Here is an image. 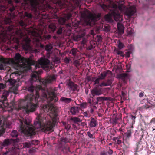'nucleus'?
<instances>
[{"instance_id":"1","label":"nucleus","mask_w":155,"mask_h":155,"mask_svg":"<svg viewBox=\"0 0 155 155\" xmlns=\"http://www.w3.org/2000/svg\"><path fill=\"white\" fill-rule=\"evenodd\" d=\"M25 90L31 93L34 90L35 91V96L32 94H28L24 99H21L19 101V107L25 110L27 114L36 110L38 107L37 103L40 93L42 97L47 101V104L44 105L42 107L45 112L52 111L53 107V104L57 102L58 100L55 92L56 90L54 88L48 90L46 87L40 85L36 87L31 85L26 87Z\"/></svg>"},{"instance_id":"2","label":"nucleus","mask_w":155,"mask_h":155,"mask_svg":"<svg viewBox=\"0 0 155 155\" xmlns=\"http://www.w3.org/2000/svg\"><path fill=\"white\" fill-rule=\"evenodd\" d=\"M11 17V14H10L8 17L5 16L3 20L5 24L9 25L7 28V31L9 32L10 35L9 40L10 44L15 43L12 46L16 50L18 49V46L20 44L22 45L23 49L28 50L30 47V42L31 40L25 32L26 29L25 27L28 24L27 20H21L20 21V25L23 27V29H21L12 24Z\"/></svg>"},{"instance_id":"3","label":"nucleus","mask_w":155,"mask_h":155,"mask_svg":"<svg viewBox=\"0 0 155 155\" xmlns=\"http://www.w3.org/2000/svg\"><path fill=\"white\" fill-rule=\"evenodd\" d=\"M50 112L48 115L45 113H40L38 116L37 120L35 121L34 124L36 128L42 129L45 132L53 131V127L57 122L58 115L55 112Z\"/></svg>"},{"instance_id":"4","label":"nucleus","mask_w":155,"mask_h":155,"mask_svg":"<svg viewBox=\"0 0 155 155\" xmlns=\"http://www.w3.org/2000/svg\"><path fill=\"white\" fill-rule=\"evenodd\" d=\"M2 64L0 65L1 70H5L6 66L10 64H14L17 67H20L24 70L26 69L27 65L34 64V61L31 58H26L22 57L19 53H16L14 58L11 59L5 58L1 59Z\"/></svg>"},{"instance_id":"5","label":"nucleus","mask_w":155,"mask_h":155,"mask_svg":"<svg viewBox=\"0 0 155 155\" xmlns=\"http://www.w3.org/2000/svg\"><path fill=\"white\" fill-rule=\"evenodd\" d=\"M100 6L104 11L106 12H110L104 16L105 20L108 22H112L113 20L112 17L113 16L116 21H121L123 20L122 15L115 10L117 8L116 4L111 3L110 5H106L104 4H100Z\"/></svg>"},{"instance_id":"6","label":"nucleus","mask_w":155,"mask_h":155,"mask_svg":"<svg viewBox=\"0 0 155 155\" xmlns=\"http://www.w3.org/2000/svg\"><path fill=\"white\" fill-rule=\"evenodd\" d=\"M31 121L28 118H21L19 119L18 122L19 130L27 136H31L36 134L35 127L30 124Z\"/></svg>"},{"instance_id":"7","label":"nucleus","mask_w":155,"mask_h":155,"mask_svg":"<svg viewBox=\"0 0 155 155\" xmlns=\"http://www.w3.org/2000/svg\"><path fill=\"white\" fill-rule=\"evenodd\" d=\"M57 0H24L25 4L30 6L31 10L35 12L37 11V9H40L41 7L44 6L47 9H52L53 8L50 5L54 3Z\"/></svg>"},{"instance_id":"8","label":"nucleus","mask_w":155,"mask_h":155,"mask_svg":"<svg viewBox=\"0 0 155 155\" xmlns=\"http://www.w3.org/2000/svg\"><path fill=\"white\" fill-rule=\"evenodd\" d=\"M33 35L32 41L34 44H36L37 47H42L41 41H48L51 38V35L49 34H45L41 36L39 34L35 33Z\"/></svg>"},{"instance_id":"9","label":"nucleus","mask_w":155,"mask_h":155,"mask_svg":"<svg viewBox=\"0 0 155 155\" xmlns=\"http://www.w3.org/2000/svg\"><path fill=\"white\" fill-rule=\"evenodd\" d=\"M9 95V92L7 91H3L2 96L0 97V108L5 107L8 108L11 107L8 103L7 97Z\"/></svg>"},{"instance_id":"10","label":"nucleus","mask_w":155,"mask_h":155,"mask_svg":"<svg viewBox=\"0 0 155 155\" xmlns=\"http://www.w3.org/2000/svg\"><path fill=\"white\" fill-rule=\"evenodd\" d=\"M50 65V61L49 60L45 57H41L38 60V63L36 64L35 67L37 69L40 67L43 69L49 68Z\"/></svg>"},{"instance_id":"11","label":"nucleus","mask_w":155,"mask_h":155,"mask_svg":"<svg viewBox=\"0 0 155 155\" xmlns=\"http://www.w3.org/2000/svg\"><path fill=\"white\" fill-rule=\"evenodd\" d=\"M101 13H98L97 14H93L92 13L89 14L87 17L85 22L86 25H87L91 26V22H94L97 21L99 20L101 17Z\"/></svg>"},{"instance_id":"12","label":"nucleus","mask_w":155,"mask_h":155,"mask_svg":"<svg viewBox=\"0 0 155 155\" xmlns=\"http://www.w3.org/2000/svg\"><path fill=\"white\" fill-rule=\"evenodd\" d=\"M20 141L21 139L19 138L7 139L5 140L3 142L1 143L0 144L2 147H5L11 144L12 142L14 143H18Z\"/></svg>"},{"instance_id":"13","label":"nucleus","mask_w":155,"mask_h":155,"mask_svg":"<svg viewBox=\"0 0 155 155\" xmlns=\"http://www.w3.org/2000/svg\"><path fill=\"white\" fill-rule=\"evenodd\" d=\"M22 76L20 75L16 80L11 78L8 80V81L12 86H14L15 84L16 87L18 86L21 85V82L22 81Z\"/></svg>"},{"instance_id":"14","label":"nucleus","mask_w":155,"mask_h":155,"mask_svg":"<svg viewBox=\"0 0 155 155\" xmlns=\"http://www.w3.org/2000/svg\"><path fill=\"white\" fill-rule=\"evenodd\" d=\"M67 84L70 89L73 91H77L78 92L79 89L78 86L75 84L74 82L71 81L70 80L67 82Z\"/></svg>"},{"instance_id":"15","label":"nucleus","mask_w":155,"mask_h":155,"mask_svg":"<svg viewBox=\"0 0 155 155\" xmlns=\"http://www.w3.org/2000/svg\"><path fill=\"white\" fill-rule=\"evenodd\" d=\"M56 79V78L54 75H48L45 79L41 81L42 84L45 86H46L48 83H51Z\"/></svg>"},{"instance_id":"16","label":"nucleus","mask_w":155,"mask_h":155,"mask_svg":"<svg viewBox=\"0 0 155 155\" xmlns=\"http://www.w3.org/2000/svg\"><path fill=\"white\" fill-rule=\"evenodd\" d=\"M112 73L110 70H107L104 71L103 72L101 73L99 75L98 77L101 80L104 79L105 77L109 78L112 76Z\"/></svg>"},{"instance_id":"17","label":"nucleus","mask_w":155,"mask_h":155,"mask_svg":"<svg viewBox=\"0 0 155 155\" xmlns=\"http://www.w3.org/2000/svg\"><path fill=\"white\" fill-rule=\"evenodd\" d=\"M136 12V9L135 7L132 6L129 8H127L125 12V15L128 17H131Z\"/></svg>"},{"instance_id":"18","label":"nucleus","mask_w":155,"mask_h":155,"mask_svg":"<svg viewBox=\"0 0 155 155\" xmlns=\"http://www.w3.org/2000/svg\"><path fill=\"white\" fill-rule=\"evenodd\" d=\"M72 16V14L69 13L66 15L64 18L61 17L58 20V22L61 24H64L67 20H69Z\"/></svg>"},{"instance_id":"19","label":"nucleus","mask_w":155,"mask_h":155,"mask_svg":"<svg viewBox=\"0 0 155 155\" xmlns=\"http://www.w3.org/2000/svg\"><path fill=\"white\" fill-rule=\"evenodd\" d=\"M56 28V25L54 23H52L49 25L48 30L50 33H53L55 31Z\"/></svg>"},{"instance_id":"20","label":"nucleus","mask_w":155,"mask_h":155,"mask_svg":"<svg viewBox=\"0 0 155 155\" xmlns=\"http://www.w3.org/2000/svg\"><path fill=\"white\" fill-rule=\"evenodd\" d=\"M52 46L51 44L46 45L45 46V49L47 51L48 56H50L51 53V51L52 49Z\"/></svg>"},{"instance_id":"21","label":"nucleus","mask_w":155,"mask_h":155,"mask_svg":"<svg viewBox=\"0 0 155 155\" xmlns=\"http://www.w3.org/2000/svg\"><path fill=\"white\" fill-rule=\"evenodd\" d=\"M97 123V121L96 119L92 118L90 123H89V125L91 127H94L96 126Z\"/></svg>"},{"instance_id":"22","label":"nucleus","mask_w":155,"mask_h":155,"mask_svg":"<svg viewBox=\"0 0 155 155\" xmlns=\"http://www.w3.org/2000/svg\"><path fill=\"white\" fill-rule=\"evenodd\" d=\"M117 28L119 31V33L120 34H123L124 32V26L122 24L118 23Z\"/></svg>"},{"instance_id":"23","label":"nucleus","mask_w":155,"mask_h":155,"mask_svg":"<svg viewBox=\"0 0 155 155\" xmlns=\"http://www.w3.org/2000/svg\"><path fill=\"white\" fill-rule=\"evenodd\" d=\"M71 112L73 115H75L79 112V109L77 107H73L71 109Z\"/></svg>"},{"instance_id":"24","label":"nucleus","mask_w":155,"mask_h":155,"mask_svg":"<svg viewBox=\"0 0 155 155\" xmlns=\"http://www.w3.org/2000/svg\"><path fill=\"white\" fill-rule=\"evenodd\" d=\"M118 120V118L117 117H115L110 118L109 121L111 124L113 125H114L117 123Z\"/></svg>"},{"instance_id":"25","label":"nucleus","mask_w":155,"mask_h":155,"mask_svg":"<svg viewBox=\"0 0 155 155\" xmlns=\"http://www.w3.org/2000/svg\"><path fill=\"white\" fill-rule=\"evenodd\" d=\"M128 77V74L126 73H121L118 75V78L123 80L124 81H125Z\"/></svg>"},{"instance_id":"26","label":"nucleus","mask_w":155,"mask_h":155,"mask_svg":"<svg viewBox=\"0 0 155 155\" xmlns=\"http://www.w3.org/2000/svg\"><path fill=\"white\" fill-rule=\"evenodd\" d=\"M60 100L65 103L68 104L71 102L72 101V99L70 98L62 97L60 98Z\"/></svg>"},{"instance_id":"27","label":"nucleus","mask_w":155,"mask_h":155,"mask_svg":"<svg viewBox=\"0 0 155 155\" xmlns=\"http://www.w3.org/2000/svg\"><path fill=\"white\" fill-rule=\"evenodd\" d=\"M92 95L94 97L95 95H99L101 94V92L100 91L97 89H93L91 91Z\"/></svg>"},{"instance_id":"28","label":"nucleus","mask_w":155,"mask_h":155,"mask_svg":"<svg viewBox=\"0 0 155 155\" xmlns=\"http://www.w3.org/2000/svg\"><path fill=\"white\" fill-rule=\"evenodd\" d=\"M57 2V4L58 5L59 8L61 9L64 8L66 7L67 6V5L65 3L61 1H58Z\"/></svg>"},{"instance_id":"29","label":"nucleus","mask_w":155,"mask_h":155,"mask_svg":"<svg viewBox=\"0 0 155 155\" xmlns=\"http://www.w3.org/2000/svg\"><path fill=\"white\" fill-rule=\"evenodd\" d=\"M15 3H18L20 1L19 0H14ZM5 1H7L8 3L11 5H13V1L12 0H1L0 3L4 2Z\"/></svg>"},{"instance_id":"30","label":"nucleus","mask_w":155,"mask_h":155,"mask_svg":"<svg viewBox=\"0 0 155 155\" xmlns=\"http://www.w3.org/2000/svg\"><path fill=\"white\" fill-rule=\"evenodd\" d=\"M10 135L12 137L16 139L18 135V133L16 130H14L12 131Z\"/></svg>"},{"instance_id":"31","label":"nucleus","mask_w":155,"mask_h":155,"mask_svg":"<svg viewBox=\"0 0 155 155\" xmlns=\"http://www.w3.org/2000/svg\"><path fill=\"white\" fill-rule=\"evenodd\" d=\"M117 8L115 9V10L117 11V12H118L120 14L119 10H120L121 11H123V9L125 8V6L122 4L119 5L118 6L117 5Z\"/></svg>"},{"instance_id":"32","label":"nucleus","mask_w":155,"mask_h":155,"mask_svg":"<svg viewBox=\"0 0 155 155\" xmlns=\"http://www.w3.org/2000/svg\"><path fill=\"white\" fill-rule=\"evenodd\" d=\"M110 97H97V100L98 101H103L105 100H109Z\"/></svg>"},{"instance_id":"33","label":"nucleus","mask_w":155,"mask_h":155,"mask_svg":"<svg viewBox=\"0 0 155 155\" xmlns=\"http://www.w3.org/2000/svg\"><path fill=\"white\" fill-rule=\"evenodd\" d=\"M71 120L73 121L75 123L78 122H81V119L79 118L76 117H72L71 118Z\"/></svg>"},{"instance_id":"34","label":"nucleus","mask_w":155,"mask_h":155,"mask_svg":"<svg viewBox=\"0 0 155 155\" xmlns=\"http://www.w3.org/2000/svg\"><path fill=\"white\" fill-rule=\"evenodd\" d=\"M62 151L64 152L68 153L70 152V148L67 145H65L63 148Z\"/></svg>"},{"instance_id":"35","label":"nucleus","mask_w":155,"mask_h":155,"mask_svg":"<svg viewBox=\"0 0 155 155\" xmlns=\"http://www.w3.org/2000/svg\"><path fill=\"white\" fill-rule=\"evenodd\" d=\"M73 64L77 68H78L80 65V61L79 60H76L74 61Z\"/></svg>"},{"instance_id":"36","label":"nucleus","mask_w":155,"mask_h":155,"mask_svg":"<svg viewBox=\"0 0 155 155\" xmlns=\"http://www.w3.org/2000/svg\"><path fill=\"white\" fill-rule=\"evenodd\" d=\"M82 38V36L80 35H74V39L76 41H78L81 40V39Z\"/></svg>"},{"instance_id":"37","label":"nucleus","mask_w":155,"mask_h":155,"mask_svg":"<svg viewBox=\"0 0 155 155\" xmlns=\"http://www.w3.org/2000/svg\"><path fill=\"white\" fill-rule=\"evenodd\" d=\"M78 52V51L76 49L73 48L72 49L71 51V54L74 56H75L76 53Z\"/></svg>"},{"instance_id":"38","label":"nucleus","mask_w":155,"mask_h":155,"mask_svg":"<svg viewBox=\"0 0 155 155\" xmlns=\"http://www.w3.org/2000/svg\"><path fill=\"white\" fill-rule=\"evenodd\" d=\"M24 15L29 19H32L33 15L31 13H28L27 12H25L24 13Z\"/></svg>"},{"instance_id":"39","label":"nucleus","mask_w":155,"mask_h":155,"mask_svg":"<svg viewBox=\"0 0 155 155\" xmlns=\"http://www.w3.org/2000/svg\"><path fill=\"white\" fill-rule=\"evenodd\" d=\"M38 74L39 73L37 71H35V72L32 74V78L37 79L38 78Z\"/></svg>"},{"instance_id":"40","label":"nucleus","mask_w":155,"mask_h":155,"mask_svg":"<svg viewBox=\"0 0 155 155\" xmlns=\"http://www.w3.org/2000/svg\"><path fill=\"white\" fill-rule=\"evenodd\" d=\"M31 143L30 142H25L23 143L24 148H30L31 147Z\"/></svg>"},{"instance_id":"41","label":"nucleus","mask_w":155,"mask_h":155,"mask_svg":"<svg viewBox=\"0 0 155 155\" xmlns=\"http://www.w3.org/2000/svg\"><path fill=\"white\" fill-rule=\"evenodd\" d=\"M101 79L99 77L96 79L94 81V84L96 85L97 86H99V85L100 84V81Z\"/></svg>"},{"instance_id":"42","label":"nucleus","mask_w":155,"mask_h":155,"mask_svg":"<svg viewBox=\"0 0 155 155\" xmlns=\"http://www.w3.org/2000/svg\"><path fill=\"white\" fill-rule=\"evenodd\" d=\"M87 105L88 104L87 103L84 102L81 104H80V106L81 108L84 109L86 108L87 107Z\"/></svg>"},{"instance_id":"43","label":"nucleus","mask_w":155,"mask_h":155,"mask_svg":"<svg viewBox=\"0 0 155 155\" xmlns=\"http://www.w3.org/2000/svg\"><path fill=\"white\" fill-rule=\"evenodd\" d=\"M19 152L17 150H13L12 151H11V153L10 154V155H19Z\"/></svg>"},{"instance_id":"44","label":"nucleus","mask_w":155,"mask_h":155,"mask_svg":"<svg viewBox=\"0 0 155 155\" xmlns=\"http://www.w3.org/2000/svg\"><path fill=\"white\" fill-rule=\"evenodd\" d=\"M131 133H132L130 130H127L126 133V134L127 137L128 138L130 137L131 136Z\"/></svg>"},{"instance_id":"45","label":"nucleus","mask_w":155,"mask_h":155,"mask_svg":"<svg viewBox=\"0 0 155 155\" xmlns=\"http://www.w3.org/2000/svg\"><path fill=\"white\" fill-rule=\"evenodd\" d=\"M39 141L37 140H32L31 141L30 143L31 144L35 145L38 144V143Z\"/></svg>"},{"instance_id":"46","label":"nucleus","mask_w":155,"mask_h":155,"mask_svg":"<svg viewBox=\"0 0 155 155\" xmlns=\"http://www.w3.org/2000/svg\"><path fill=\"white\" fill-rule=\"evenodd\" d=\"M107 86H110L112 84V80L111 79H108L105 81Z\"/></svg>"},{"instance_id":"47","label":"nucleus","mask_w":155,"mask_h":155,"mask_svg":"<svg viewBox=\"0 0 155 155\" xmlns=\"http://www.w3.org/2000/svg\"><path fill=\"white\" fill-rule=\"evenodd\" d=\"M63 31L62 28L60 27L58 30L57 31V33L58 35H60L62 33Z\"/></svg>"},{"instance_id":"48","label":"nucleus","mask_w":155,"mask_h":155,"mask_svg":"<svg viewBox=\"0 0 155 155\" xmlns=\"http://www.w3.org/2000/svg\"><path fill=\"white\" fill-rule=\"evenodd\" d=\"M104 29V30L107 32H108L110 30V27L108 25L105 26Z\"/></svg>"},{"instance_id":"49","label":"nucleus","mask_w":155,"mask_h":155,"mask_svg":"<svg viewBox=\"0 0 155 155\" xmlns=\"http://www.w3.org/2000/svg\"><path fill=\"white\" fill-rule=\"evenodd\" d=\"M71 60L69 58L66 57L64 59V61L66 64H68L70 62Z\"/></svg>"},{"instance_id":"50","label":"nucleus","mask_w":155,"mask_h":155,"mask_svg":"<svg viewBox=\"0 0 155 155\" xmlns=\"http://www.w3.org/2000/svg\"><path fill=\"white\" fill-rule=\"evenodd\" d=\"M124 46V45L122 43L120 42H119V43L118 45V47L119 49H122L123 48Z\"/></svg>"},{"instance_id":"51","label":"nucleus","mask_w":155,"mask_h":155,"mask_svg":"<svg viewBox=\"0 0 155 155\" xmlns=\"http://www.w3.org/2000/svg\"><path fill=\"white\" fill-rule=\"evenodd\" d=\"M60 141L61 142L60 143H62V142H64V143L66 142L67 140V139L65 138H61L60 139Z\"/></svg>"},{"instance_id":"52","label":"nucleus","mask_w":155,"mask_h":155,"mask_svg":"<svg viewBox=\"0 0 155 155\" xmlns=\"http://www.w3.org/2000/svg\"><path fill=\"white\" fill-rule=\"evenodd\" d=\"M140 144L139 143L137 142L136 143V148H135V151H136V152H138L139 151V144Z\"/></svg>"},{"instance_id":"53","label":"nucleus","mask_w":155,"mask_h":155,"mask_svg":"<svg viewBox=\"0 0 155 155\" xmlns=\"http://www.w3.org/2000/svg\"><path fill=\"white\" fill-rule=\"evenodd\" d=\"M99 86L102 87L103 86H107V84L106 82H103L102 83H100V84L99 85Z\"/></svg>"},{"instance_id":"54","label":"nucleus","mask_w":155,"mask_h":155,"mask_svg":"<svg viewBox=\"0 0 155 155\" xmlns=\"http://www.w3.org/2000/svg\"><path fill=\"white\" fill-rule=\"evenodd\" d=\"M5 87V86L2 83H0V91L1 89H3Z\"/></svg>"},{"instance_id":"55","label":"nucleus","mask_w":155,"mask_h":155,"mask_svg":"<svg viewBox=\"0 0 155 155\" xmlns=\"http://www.w3.org/2000/svg\"><path fill=\"white\" fill-rule=\"evenodd\" d=\"M131 52L130 51H127L125 53V56L127 58H129L130 56V54L131 53Z\"/></svg>"},{"instance_id":"56","label":"nucleus","mask_w":155,"mask_h":155,"mask_svg":"<svg viewBox=\"0 0 155 155\" xmlns=\"http://www.w3.org/2000/svg\"><path fill=\"white\" fill-rule=\"evenodd\" d=\"M12 6L9 8V10L11 12H13L15 9V8L14 6L12 5Z\"/></svg>"},{"instance_id":"57","label":"nucleus","mask_w":155,"mask_h":155,"mask_svg":"<svg viewBox=\"0 0 155 155\" xmlns=\"http://www.w3.org/2000/svg\"><path fill=\"white\" fill-rule=\"evenodd\" d=\"M71 128V126L69 124H68L65 126V128L67 130H69Z\"/></svg>"},{"instance_id":"58","label":"nucleus","mask_w":155,"mask_h":155,"mask_svg":"<svg viewBox=\"0 0 155 155\" xmlns=\"http://www.w3.org/2000/svg\"><path fill=\"white\" fill-rule=\"evenodd\" d=\"M117 54L118 55H120L121 56H123V52L121 51H118L117 52Z\"/></svg>"},{"instance_id":"59","label":"nucleus","mask_w":155,"mask_h":155,"mask_svg":"<svg viewBox=\"0 0 155 155\" xmlns=\"http://www.w3.org/2000/svg\"><path fill=\"white\" fill-rule=\"evenodd\" d=\"M152 123L155 125V117L153 118L150 122V124Z\"/></svg>"},{"instance_id":"60","label":"nucleus","mask_w":155,"mask_h":155,"mask_svg":"<svg viewBox=\"0 0 155 155\" xmlns=\"http://www.w3.org/2000/svg\"><path fill=\"white\" fill-rule=\"evenodd\" d=\"M87 134L90 138H93V135L90 132H87Z\"/></svg>"},{"instance_id":"61","label":"nucleus","mask_w":155,"mask_h":155,"mask_svg":"<svg viewBox=\"0 0 155 155\" xmlns=\"http://www.w3.org/2000/svg\"><path fill=\"white\" fill-rule=\"evenodd\" d=\"M86 80L88 82H89L91 80V78L90 76H88L87 77Z\"/></svg>"},{"instance_id":"62","label":"nucleus","mask_w":155,"mask_h":155,"mask_svg":"<svg viewBox=\"0 0 155 155\" xmlns=\"http://www.w3.org/2000/svg\"><path fill=\"white\" fill-rule=\"evenodd\" d=\"M121 143L122 141L118 139L117 140V143L118 144H120Z\"/></svg>"},{"instance_id":"63","label":"nucleus","mask_w":155,"mask_h":155,"mask_svg":"<svg viewBox=\"0 0 155 155\" xmlns=\"http://www.w3.org/2000/svg\"><path fill=\"white\" fill-rule=\"evenodd\" d=\"M113 152L112 150L110 148L108 152V154L110 155L112 154L113 153Z\"/></svg>"},{"instance_id":"64","label":"nucleus","mask_w":155,"mask_h":155,"mask_svg":"<svg viewBox=\"0 0 155 155\" xmlns=\"http://www.w3.org/2000/svg\"><path fill=\"white\" fill-rule=\"evenodd\" d=\"M9 152H8L7 151L6 152L3 153H2V155H9Z\"/></svg>"}]
</instances>
